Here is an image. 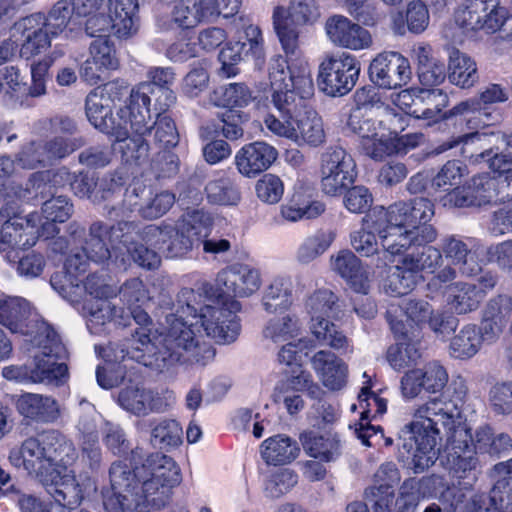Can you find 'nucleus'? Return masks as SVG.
<instances>
[{
  "label": "nucleus",
  "instance_id": "63",
  "mask_svg": "<svg viewBox=\"0 0 512 512\" xmlns=\"http://www.w3.org/2000/svg\"><path fill=\"white\" fill-rule=\"evenodd\" d=\"M257 197L264 203L276 204L284 194L283 181L275 174L263 175L255 185Z\"/></svg>",
  "mask_w": 512,
  "mask_h": 512
},
{
  "label": "nucleus",
  "instance_id": "33",
  "mask_svg": "<svg viewBox=\"0 0 512 512\" xmlns=\"http://www.w3.org/2000/svg\"><path fill=\"white\" fill-rule=\"evenodd\" d=\"M448 79L462 89L474 87L479 80L476 61L468 54L452 49L448 59Z\"/></svg>",
  "mask_w": 512,
  "mask_h": 512
},
{
  "label": "nucleus",
  "instance_id": "18",
  "mask_svg": "<svg viewBox=\"0 0 512 512\" xmlns=\"http://www.w3.org/2000/svg\"><path fill=\"white\" fill-rule=\"evenodd\" d=\"M408 59L398 52H383L370 63L371 81L382 88L395 89L406 85L411 79Z\"/></svg>",
  "mask_w": 512,
  "mask_h": 512
},
{
  "label": "nucleus",
  "instance_id": "37",
  "mask_svg": "<svg viewBox=\"0 0 512 512\" xmlns=\"http://www.w3.org/2000/svg\"><path fill=\"white\" fill-rule=\"evenodd\" d=\"M29 315V303L24 299L8 298L0 304V323L13 333L29 334Z\"/></svg>",
  "mask_w": 512,
  "mask_h": 512
},
{
  "label": "nucleus",
  "instance_id": "29",
  "mask_svg": "<svg viewBox=\"0 0 512 512\" xmlns=\"http://www.w3.org/2000/svg\"><path fill=\"white\" fill-rule=\"evenodd\" d=\"M331 268L358 293L367 294L369 276L359 258L350 250H341L331 257Z\"/></svg>",
  "mask_w": 512,
  "mask_h": 512
},
{
  "label": "nucleus",
  "instance_id": "27",
  "mask_svg": "<svg viewBox=\"0 0 512 512\" xmlns=\"http://www.w3.org/2000/svg\"><path fill=\"white\" fill-rule=\"evenodd\" d=\"M119 66L115 49L107 37L96 38L90 44V57L81 68L82 77L92 85L102 79V74Z\"/></svg>",
  "mask_w": 512,
  "mask_h": 512
},
{
  "label": "nucleus",
  "instance_id": "35",
  "mask_svg": "<svg viewBox=\"0 0 512 512\" xmlns=\"http://www.w3.org/2000/svg\"><path fill=\"white\" fill-rule=\"evenodd\" d=\"M442 252L451 263L457 266L460 272L466 276L476 275L481 271L480 264L475 255L469 250L467 244L455 236H449L442 240Z\"/></svg>",
  "mask_w": 512,
  "mask_h": 512
},
{
  "label": "nucleus",
  "instance_id": "16",
  "mask_svg": "<svg viewBox=\"0 0 512 512\" xmlns=\"http://www.w3.org/2000/svg\"><path fill=\"white\" fill-rule=\"evenodd\" d=\"M392 104L406 115L436 122L446 118L442 110L448 105V96L440 89H405L390 95Z\"/></svg>",
  "mask_w": 512,
  "mask_h": 512
},
{
  "label": "nucleus",
  "instance_id": "21",
  "mask_svg": "<svg viewBox=\"0 0 512 512\" xmlns=\"http://www.w3.org/2000/svg\"><path fill=\"white\" fill-rule=\"evenodd\" d=\"M34 457L44 469L63 468L72 463L76 457V449L71 441L56 431H45L34 440Z\"/></svg>",
  "mask_w": 512,
  "mask_h": 512
},
{
  "label": "nucleus",
  "instance_id": "40",
  "mask_svg": "<svg viewBox=\"0 0 512 512\" xmlns=\"http://www.w3.org/2000/svg\"><path fill=\"white\" fill-rule=\"evenodd\" d=\"M135 230V225L132 223V228L130 230H125L124 233H128L127 238H123L122 245L127 251V258L115 255V262L119 267H123L124 269L128 265L129 257L137 263L139 266L147 269H153L158 267L160 264V257L158 253L154 249L148 248L142 242H135V239L132 235V232Z\"/></svg>",
  "mask_w": 512,
  "mask_h": 512
},
{
  "label": "nucleus",
  "instance_id": "38",
  "mask_svg": "<svg viewBox=\"0 0 512 512\" xmlns=\"http://www.w3.org/2000/svg\"><path fill=\"white\" fill-rule=\"evenodd\" d=\"M506 147L501 153L492 155L485 151L478 155L484 159L494 173H499V185L508 198H512V134L504 137Z\"/></svg>",
  "mask_w": 512,
  "mask_h": 512
},
{
  "label": "nucleus",
  "instance_id": "10",
  "mask_svg": "<svg viewBox=\"0 0 512 512\" xmlns=\"http://www.w3.org/2000/svg\"><path fill=\"white\" fill-rule=\"evenodd\" d=\"M204 284H207L205 282ZM208 293L203 294L204 304L218 305L229 300L238 302L235 298H248L257 293L262 285V276L258 268L245 263H233L221 269L215 278V289L218 295L214 297L212 286Z\"/></svg>",
  "mask_w": 512,
  "mask_h": 512
},
{
  "label": "nucleus",
  "instance_id": "11",
  "mask_svg": "<svg viewBox=\"0 0 512 512\" xmlns=\"http://www.w3.org/2000/svg\"><path fill=\"white\" fill-rule=\"evenodd\" d=\"M401 476L396 464H382L374 476V485L368 490L367 497L377 501L382 507H395L396 512H414L419 502V495L413 481H405L399 497L394 499V487L400 482Z\"/></svg>",
  "mask_w": 512,
  "mask_h": 512
},
{
  "label": "nucleus",
  "instance_id": "61",
  "mask_svg": "<svg viewBox=\"0 0 512 512\" xmlns=\"http://www.w3.org/2000/svg\"><path fill=\"white\" fill-rule=\"evenodd\" d=\"M219 97L218 105L231 107H245L252 101L249 88L242 83H231L215 91Z\"/></svg>",
  "mask_w": 512,
  "mask_h": 512
},
{
  "label": "nucleus",
  "instance_id": "52",
  "mask_svg": "<svg viewBox=\"0 0 512 512\" xmlns=\"http://www.w3.org/2000/svg\"><path fill=\"white\" fill-rule=\"evenodd\" d=\"M417 276L403 268V260L390 271L383 288L388 295L403 296L409 293L416 284Z\"/></svg>",
  "mask_w": 512,
  "mask_h": 512
},
{
  "label": "nucleus",
  "instance_id": "13",
  "mask_svg": "<svg viewBox=\"0 0 512 512\" xmlns=\"http://www.w3.org/2000/svg\"><path fill=\"white\" fill-rule=\"evenodd\" d=\"M508 99L507 88L497 83H490L480 90L478 98L461 101L447 111L445 117L461 116L469 129H482L498 120L491 106L504 103Z\"/></svg>",
  "mask_w": 512,
  "mask_h": 512
},
{
  "label": "nucleus",
  "instance_id": "43",
  "mask_svg": "<svg viewBox=\"0 0 512 512\" xmlns=\"http://www.w3.org/2000/svg\"><path fill=\"white\" fill-rule=\"evenodd\" d=\"M302 331L300 319L295 314H285L269 319L262 334L265 339L274 343H281L297 338Z\"/></svg>",
  "mask_w": 512,
  "mask_h": 512
},
{
  "label": "nucleus",
  "instance_id": "8",
  "mask_svg": "<svg viewBox=\"0 0 512 512\" xmlns=\"http://www.w3.org/2000/svg\"><path fill=\"white\" fill-rule=\"evenodd\" d=\"M288 112L268 113L263 123L273 135L286 138L297 145L319 146L325 141L323 122L318 113L306 103L293 102Z\"/></svg>",
  "mask_w": 512,
  "mask_h": 512
},
{
  "label": "nucleus",
  "instance_id": "45",
  "mask_svg": "<svg viewBox=\"0 0 512 512\" xmlns=\"http://www.w3.org/2000/svg\"><path fill=\"white\" fill-rule=\"evenodd\" d=\"M148 194H150V191L142 182H133L125 189L121 206L107 208L109 217L115 219L128 217L136 210L140 213L141 206H145L147 203L145 200Z\"/></svg>",
  "mask_w": 512,
  "mask_h": 512
},
{
  "label": "nucleus",
  "instance_id": "62",
  "mask_svg": "<svg viewBox=\"0 0 512 512\" xmlns=\"http://www.w3.org/2000/svg\"><path fill=\"white\" fill-rule=\"evenodd\" d=\"M466 174V167L459 161H448L432 180V186L444 191L452 187L460 185L464 175Z\"/></svg>",
  "mask_w": 512,
  "mask_h": 512
},
{
  "label": "nucleus",
  "instance_id": "50",
  "mask_svg": "<svg viewBox=\"0 0 512 512\" xmlns=\"http://www.w3.org/2000/svg\"><path fill=\"white\" fill-rule=\"evenodd\" d=\"M334 235L329 231H317L304 239L297 250V260L300 263H310L322 255L332 244Z\"/></svg>",
  "mask_w": 512,
  "mask_h": 512
},
{
  "label": "nucleus",
  "instance_id": "14",
  "mask_svg": "<svg viewBox=\"0 0 512 512\" xmlns=\"http://www.w3.org/2000/svg\"><path fill=\"white\" fill-rule=\"evenodd\" d=\"M507 19V10L500 0H466L455 15L456 24L468 35L478 31L493 34L499 31Z\"/></svg>",
  "mask_w": 512,
  "mask_h": 512
},
{
  "label": "nucleus",
  "instance_id": "24",
  "mask_svg": "<svg viewBox=\"0 0 512 512\" xmlns=\"http://www.w3.org/2000/svg\"><path fill=\"white\" fill-rule=\"evenodd\" d=\"M74 15L72 0H59L51 8L47 17L40 13L34 16V22L42 23V27L34 32V51L49 48L51 38L62 32Z\"/></svg>",
  "mask_w": 512,
  "mask_h": 512
},
{
  "label": "nucleus",
  "instance_id": "9",
  "mask_svg": "<svg viewBox=\"0 0 512 512\" xmlns=\"http://www.w3.org/2000/svg\"><path fill=\"white\" fill-rule=\"evenodd\" d=\"M34 383L62 385L68 377V368L58 360L65 347L55 330L42 318L34 316Z\"/></svg>",
  "mask_w": 512,
  "mask_h": 512
},
{
  "label": "nucleus",
  "instance_id": "47",
  "mask_svg": "<svg viewBox=\"0 0 512 512\" xmlns=\"http://www.w3.org/2000/svg\"><path fill=\"white\" fill-rule=\"evenodd\" d=\"M147 132L138 134L127 125V135L123 137H115V150L122 153V157L126 162L139 163L148 156V143L144 139Z\"/></svg>",
  "mask_w": 512,
  "mask_h": 512
},
{
  "label": "nucleus",
  "instance_id": "30",
  "mask_svg": "<svg viewBox=\"0 0 512 512\" xmlns=\"http://www.w3.org/2000/svg\"><path fill=\"white\" fill-rule=\"evenodd\" d=\"M111 29L118 38L127 39L139 27L138 0H108Z\"/></svg>",
  "mask_w": 512,
  "mask_h": 512
},
{
  "label": "nucleus",
  "instance_id": "28",
  "mask_svg": "<svg viewBox=\"0 0 512 512\" xmlns=\"http://www.w3.org/2000/svg\"><path fill=\"white\" fill-rule=\"evenodd\" d=\"M311 365L329 390H340L345 386L347 365L334 353L326 350L316 352L311 359Z\"/></svg>",
  "mask_w": 512,
  "mask_h": 512
},
{
  "label": "nucleus",
  "instance_id": "12",
  "mask_svg": "<svg viewBox=\"0 0 512 512\" xmlns=\"http://www.w3.org/2000/svg\"><path fill=\"white\" fill-rule=\"evenodd\" d=\"M360 62L346 51L327 54L318 69V85L329 96L349 93L359 78Z\"/></svg>",
  "mask_w": 512,
  "mask_h": 512
},
{
  "label": "nucleus",
  "instance_id": "58",
  "mask_svg": "<svg viewBox=\"0 0 512 512\" xmlns=\"http://www.w3.org/2000/svg\"><path fill=\"white\" fill-rule=\"evenodd\" d=\"M337 302L336 295L328 290L321 289L312 293L305 302V308L310 319L330 317Z\"/></svg>",
  "mask_w": 512,
  "mask_h": 512
},
{
  "label": "nucleus",
  "instance_id": "4",
  "mask_svg": "<svg viewBox=\"0 0 512 512\" xmlns=\"http://www.w3.org/2000/svg\"><path fill=\"white\" fill-rule=\"evenodd\" d=\"M111 488L103 492L105 512H148L146 504L164 506L181 483V470L170 456L154 453L140 466L115 461L109 470Z\"/></svg>",
  "mask_w": 512,
  "mask_h": 512
},
{
  "label": "nucleus",
  "instance_id": "23",
  "mask_svg": "<svg viewBox=\"0 0 512 512\" xmlns=\"http://www.w3.org/2000/svg\"><path fill=\"white\" fill-rule=\"evenodd\" d=\"M132 228V222L119 221L108 227L102 222H95L90 227L89 239L86 242L85 254L95 262H103L112 257L107 244H122L123 238L128 237L125 230Z\"/></svg>",
  "mask_w": 512,
  "mask_h": 512
},
{
  "label": "nucleus",
  "instance_id": "51",
  "mask_svg": "<svg viewBox=\"0 0 512 512\" xmlns=\"http://www.w3.org/2000/svg\"><path fill=\"white\" fill-rule=\"evenodd\" d=\"M297 483L298 476L293 470L289 468L273 470L265 479L264 493L269 498H279L288 493Z\"/></svg>",
  "mask_w": 512,
  "mask_h": 512
},
{
  "label": "nucleus",
  "instance_id": "7",
  "mask_svg": "<svg viewBox=\"0 0 512 512\" xmlns=\"http://www.w3.org/2000/svg\"><path fill=\"white\" fill-rule=\"evenodd\" d=\"M347 126L360 139V150L374 160L388 157L391 134L403 130V115L393 109L358 107L349 115Z\"/></svg>",
  "mask_w": 512,
  "mask_h": 512
},
{
  "label": "nucleus",
  "instance_id": "22",
  "mask_svg": "<svg viewBox=\"0 0 512 512\" xmlns=\"http://www.w3.org/2000/svg\"><path fill=\"white\" fill-rule=\"evenodd\" d=\"M449 379L446 369L438 362H430L423 368L412 369L401 378L400 388L405 399H414L422 390L437 393L447 384Z\"/></svg>",
  "mask_w": 512,
  "mask_h": 512
},
{
  "label": "nucleus",
  "instance_id": "5",
  "mask_svg": "<svg viewBox=\"0 0 512 512\" xmlns=\"http://www.w3.org/2000/svg\"><path fill=\"white\" fill-rule=\"evenodd\" d=\"M119 85L108 83L102 88L90 92L86 98V115L89 122L101 132L114 136L127 135V125L138 134L149 130V94L153 92L150 84H138L131 90L129 104L120 108L116 116L111 115V104L116 98Z\"/></svg>",
  "mask_w": 512,
  "mask_h": 512
},
{
  "label": "nucleus",
  "instance_id": "34",
  "mask_svg": "<svg viewBox=\"0 0 512 512\" xmlns=\"http://www.w3.org/2000/svg\"><path fill=\"white\" fill-rule=\"evenodd\" d=\"M261 456L270 465H285L294 461L300 452L295 440L284 434L267 438L261 444Z\"/></svg>",
  "mask_w": 512,
  "mask_h": 512
},
{
  "label": "nucleus",
  "instance_id": "46",
  "mask_svg": "<svg viewBox=\"0 0 512 512\" xmlns=\"http://www.w3.org/2000/svg\"><path fill=\"white\" fill-rule=\"evenodd\" d=\"M483 342L476 325H465L451 340V355L459 359L473 357L481 349Z\"/></svg>",
  "mask_w": 512,
  "mask_h": 512
},
{
  "label": "nucleus",
  "instance_id": "1",
  "mask_svg": "<svg viewBox=\"0 0 512 512\" xmlns=\"http://www.w3.org/2000/svg\"><path fill=\"white\" fill-rule=\"evenodd\" d=\"M210 286L201 284L197 290L183 288L173 303V313L166 316V327L154 337V350L146 367L164 371L177 363H199L206 365L214 356V349L204 342L200 326L208 337L216 342H234L241 330L237 313L239 302L229 300L218 305L204 304L203 294Z\"/></svg>",
  "mask_w": 512,
  "mask_h": 512
},
{
  "label": "nucleus",
  "instance_id": "25",
  "mask_svg": "<svg viewBox=\"0 0 512 512\" xmlns=\"http://www.w3.org/2000/svg\"><path fill=\"white\" fill-rule=\"evenodd\" d=\"M293 65L280 55L271 58L268 65V79L271 87V102L277 112H288L294 107L296 97L291 89Z\"/></svg>",
  "mask_w": 512,
  "mask_h": 512
},
{
  "label": "nucleus",
  "instance_id": "49",
  "mask_svg": "<svg viewBox=\"0 0 512 512\" xmlns=\"http://www.w3.org/2000/svg\"><path fill=\"white\" fill-rule=\"evenodd\" d=\"M379 209H385L384 207L375 208L372 213L367 215L364 218V226L359 230L354 231L350 237V243L352 247L362 256H372L378 252L379 242L375 236V234L370 230L373 229L375 232H378L372 223L371 217L374 213ZM379 235V233H377ZM380 239V237L378 236Z\"/></svg>",
  "mask_w": 512,
  "mask_h": 512
},
{
  "label": "nucleus",
  "instance_id": "17",
  "mask_svg": "<svg viewBox=\"0 0 512 512\" xmlns=\"http://www.w3.org/2000/svg\"><path fill=\"white\" fill-rule=\"evenodd\" d=\"M321 189L329 196L341 194L356 178V164L341 147L327 149L321 157Z\"/></svg>",
  "mask_w": 512,
  "mask_h": 512
},
{
  "label": "nucleus",
  "instance_id": "55",
  "mask_svg": "<svg viewBox=\"0 0 512 512\" xmlns=\"http://www.w3.org/2000/svg\"><path fill=\"white\" fill-rule=\"evenodd\" d=\"M180 229H185L190 238L196 242L202 237H207L212 225L211 216L202 210L187 212L178 220Z\"/></svg>",
  "mask_w": 512,
  "mask_h": 512
},
{
  "label": "nucleus",
  "instance_id": "20",
  "mask_svg": "<svg viewBox=\"0 0 512 512\" xmlns=\"http://www.w3.org/2000/svg\"><path fill=\"white\" fill-rule=\"evenodd\" d=\"M325 31L334 46L350 51L369 50L374 43L369 30L343 15L329 17Z\"/></svg>",
  "mask_w": 512,
  "mask_h": 512
},
{
  "label": "nucleus",
  "instance_id": "6",
  "mask_svg": "<svg viewBox=\"0 0 512 512\" xmlns=\"http://www.w3.org/2000/svg\"><path fill=\"white\" fill-rule=\"evenodd\" d=\"M0 194L4 195L5 200L0 209V251L7 244L11 245L8 260L17 264L20 275H29L32 271V219L30 213L24 214L21 200L30 194V189L12 181L1 185Z\"/></svg>",
  "mask_w": 512,
  "mask_h": 512
},
{
  "label": "nucleus",
  "instance_id": "57",
  "mask_svg": "<svg viewBox=\"0 0 512 512\" xmlns=\"http://www.w3.org/2000/svg\"><path fill=\"white\" fill-rule=\"evenodd\" d=\"M291 89L294 95H299L298 102L302 103H305L304 99H308L314 94L312 73L307 61L299 60L296 64H293Z\"/></svg>",
  "mask_w": 512,
  "mask_h": 512
},
{
  "label": "nucleus",
  "instance_id": "56",
  "mask_svg": "<svg viewBox=\"0 0 512 512\" xmlns=\"http://www.w3.org/2000/svg\"><path fill=\"white\" fill-rule=\"evenodd\" d=\"M152 393L138 387L123 389L118 397L119 404L134 414H145L151 407Z\"/></svg>",
  "mask_w": 512,
  "mask_h": 512
},
{
  "label": "nucleus",
  "instance_id": "3",
  "mask_svg": "<svg viewBox=\"0 0 512 512\" xmlns=\"http://www.w3.org/2000/svg\"><path fill=\"white\" fill-rule=\"evenodd\" d=\"M433 216V203L415 198L379 209L371 219L383 250L392 256L403 255V268L416 275L420 271L434 272L442 261L440 250L429 246L438 236L429 224Z\"/></svg>",
  "mask_w": 512,
  "mask_h": 512
},
{
  "label": "nucleus",
  "instance_id": "64",
  "mask_svg": "<svg viewBox=\"0 0 512 512\" xmlns=\"http://www.w3.org/2000/svg\"><path fill=\"white\" fill-rule=\"evenodd\" d=\"M489 403L496 414H512V382L496 383L490 389Z\"/></svg>",
  "mask_w": 512,
  "mask_h": 512
},
{
  "label": "nucleus",
  "instance_id": "31",
  "mask_svg": "<svg viewBox=\"0 0 512 512\" xmlns=\"http://www.w3.org/2000/svg\"><path fill=\"white\" fill-rule=\"evenodd\" d=\"M294 302L293 280L288 275L275 276L266 286L261 303L267 313L288 310Z\"/></svg>",
  "mask_w": 512,
  "mask_h": 512
},
{
  "label": "nucleus",
  "instance_id": "60",
  "mask_svg": "<svg viewBox=\"0 0 512 512\" xmlns=\"http://www.w3.org/2000/svg\"><path fill=\"white\" fill-rule=\"evenodd\" d=\"M490 506L487 510L512 512V476L502 477L496 481L490 491Z\"/></svg>",
  "mask_w": 512,
  "mask_h": 512
},
{
  "label": "nucleus",
  "instance_id": "53",
  "mask_svg": "<svg viewBox=\"0 0 512 512\" xmlns=\"http://www.w3.org/2000/svg\"><path fill=\"white\" fill-rule=\"evenodd\" d=\"M274 30L287 54H293L297 48L298 33L292 27L294 24L286 21L285 7L278 5L272 13Z\"/></svg>",
  "mask_w": 512,
  "mask_h": 512
},
{
  "label": "nucleus",
  "instance_id": "54",
  "mask_svg": "<svg viewBox=\"0 0 512 512\" xmlns=\"http://www.w3.org/2000/svg\"><path fill=\"white\" fill-rule=\"evenodd\" d=\"M149 130L147 135L154 131L155 142L159 145L168 148L174 147L178 143V133L173 120L166 115H157V119L152 122L151 114L149 119L146 120Z\"/></svg>",
  "mask_w": 512,
  "mask_h": 512
},
{
  "label": "nucleus",
  "instance_id": "59",
  "mask_svg": "<svg viewBox=\"0 0 512 512\" xmlns=\"http://www.w3.org/2000/svg\"><path fill=\"white\" fill-rule=\"evenodd\" d=\"M318 16L315 0H290L288 8H285L286 21L294 25L312 23Z\"/></svg>",
  "mask_w": 512,
  "mask_h": 512
},
{
  "label": "nucleus",
  "instance_id": "26",
  "mask_svg": "<svg viewBox=\"0 0 512 512\" xmlns=\"http://www.w3.org/2000/svg\"><path fill=\"white\" fill-rule=\"evenodd\" d=\"M278 151L264 141L244 145L235 155V165L245 177H255L266 171L276 161Z\"/></svg>",
  "mask_w": 512,
  "mask_h": 512
},
{
  "label": "nucleus",
  "instance_id": "39",
  "mask_svg": "<svg viewBox=\"0 0 512 512\" xmlns=\"http://www.w3.org/2000/svg\"><path fill=\"white\" fill-rule=\"evenodd\" d=\"M309 329L320 344L327 345L342 353L352 352L353 349L349 339L329 320V317L310 319Z\"/></svg>",
  "mask_w": 512,
  "mask_h": 512
},
{
  "label": "nucleus",
  "instance_id": "44",
  "mask_svg": "<svg viewBox=\"0 0 512 512\" xmlns=\"http://www.w3.org/2000/svg\"><path fill=\"white\" fill-rule=\"evenodd\" d=\"M84 310L89 315L90 325L102 326L111 321L121 326L128 324L129 316L124 315L123 309L113 306L108 298L87 301Z\"/></svg>",
  "mask_w": 512,
  "mask_h": 512
},
{
  "label": "nucleus",
  "instance_id": "2",
  "mask_svg": "<svg viewBox=\"0 0 512 512\" xmlns=\"http://www.w3.org/2000/svg\"><path fill=\"white\" fill-rule=\"evenodd\" d=\"M441 429L449 434L447 464L450 474L457 479L474 481L479 461L469 444L471 434L462 425L461 409L457 401L446 393L419 405L411 422L401 428L399 457L403 459L402 451H405L408 454L407 467L416 474L423 473L439 457L437 444Z\"/></svg>",
  "mask_w": 512,
  "mask_h": 512
},
{
  "label": "nucleus",
  "instance_id": "36",
  "mask_svg": "<svg viewBox=\"0 0 512 512\" xmlns=\"http://www.w3.org/2000/svg\"><path fill=\"white\" fill-rule=\"evenodd\" d=\"M300 440L305 452L313 458L328 462L341 454V443L337 435L307 431L301 434Z\"/></svg>",
  "mask_w": 512,
  "mask_h": 512
},
{
  "label": "nucleus",
  "instance_id": "48",
  "mask_svg": "<svg viewBox=\"0 0 512 512\" xmlns=\"http://www.w3.org/2000/svg\"><path fill=\"white\" fill-rule=\"evenodd\" d=\"M205 191L212 204L236 205L240 201V193L229 177L221 176L210 180Z\"/></svg>",
  "mask_w": 512,
  "mask_h": 512
},
{
  "label": "nucleus",
  "instance_id": "32",
  "mask_svg": "<svg viewBox=\"0 0 512 512\" xmlns=\"http://www.w3.org/2000/svg\"><path fill=\"white\" fill-rule=\"evenodd\" d=\"M149 442L152 447L171 451L183 442V429L178 421L169 418H154L149 420Z\"/></svg>",
  "mask_w": 512,
  "mask_h": 512
},
{
  "label": "nucleus",
  "instance_id": "42",
  "mask_svg": "<svg viewBox=\"0 0 512 512\" xmlns=\"http://www.w3.org/2000/svg\"><path fill=\"white\" fill-rule=\"evenodd\" d=\"M50 181L53 186L64 185L69 182L73 192L83 198L92 199L94 202L98 201L97 196L93 195V191L96 187V183L92 178L87 176H77L72 180L71 174L66 168L59 169L56 173L51 171H43L34 173V185L37 181Z\"/></svg>",
  "mask_w": 512,
  "mask_h": 512
},
{
  "label": "nucleus",
  "instance_id": "19",
  "mask_svg": "<svg viewBox=\"0 0 512 512\" xmlns=\"http://www.w3.org/2000/svg\"><path fill=\"white\" fill-rule=\"evenodd\" d=\"M37 476L58 504L73 507L82 501L83 485L76 481L75 475L67 467L44 469L42 465L38 467Z\"/></svg>",
  "mask_w": 512,
  "mask_h": 512
},
{
  "label": "nucleus",
  "instance_id": "41",
  "mask_svg": "<svg viewBox=\"0 0 512 512\" xmlns=\"http://www.w3.org/2000/svg\"><path fill=\"white\" fill-rule=\"evenodd\" d=\"M483 295L474 284L457 282L446 290V301L456 314H466L479 306Z\"/></svg>",
  "mask_w": 512,
  "mask_h": 512
},
{
  "label": "nucleus",
  "instance_id": "15",
  "mask_svg": "<svg viewBox=\"0 0 512 512\" xmlns=\"http://www.w3.org/2000/svg\"><path fill=\"white\" fill-rule=\"evenodd\" d=\"M124 315L129 316L128 320L132 316L138 327L133 331L131 337L125 340L124 344H110L108 350L113 353V356L107 353L106 357L109 361L130 358L145 366L154 350V337H157L152 334V320L148 313L140 307L131 308L130 313L124 312Z\"/></svg>",
  "mask_w": 512,
  "mask_h": 512
}]
</instances>
